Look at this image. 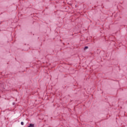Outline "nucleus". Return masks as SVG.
<instances>
[{
	"instance_id": "f257e3e1",
	"label": "nucleus",
	"mask_w": 127,
	"mask_h": 127,
	"mask_svg": "<svg viewBox=\"0 0 127 127\" xmlns=\"http://www.w3.org/2000/svg\"><path fill=\"white\" fill-rule=\"evenodd\" d=\"M28 127H34V124H30Z\"/></svg>"
},
{
	"instance_id": "f03ea898",
	"label": "nucleus",
	"mask_w": 127,
	"mask_h": 127,
	"mask_svg": "<svg viewBox=\"0 0 127 127\" xmlns=\"http://www.w3.org/2000/svg\"><path fill=\"white\" fill-rule=\"evenodd\" d=\"M86 49H88V47H85L84 48V50H86Z\"/></svg>"
},
{
	"instance_id": "7ed1b4c3",
	"label": "nucleus",
	"mask_w": 127,
	"mask_h": 127,
	"mask_svg": "<svg viewBox=\"0 0 127 127\" xmlns=\"http://www.w3.org/2000/svg\"><path fill=\"white\" fill-rule=\"evenodd\" d=\"M21 125L22 126H23V125H24L23 122H21Z\"/></svg>"
}]
</instances>
